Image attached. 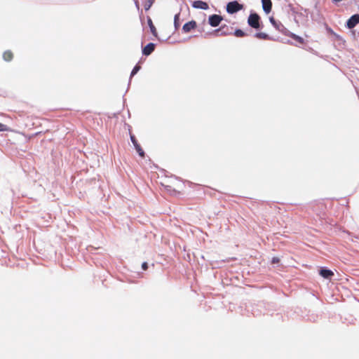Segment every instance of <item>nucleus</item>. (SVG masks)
<instances>
[{
    "label": "nucleus",
    "instance_id": "f257e3e1",
    "mask_svg": "<svg viewBox=\"0 0 359 359\" xmlns=\"http://www.w3.org/2000/svg\"><path fill=\"white\" fill-rule=\"evenodd\" d=\"M161 185L171 194H177L180 191L179 189L181 187V181L176 177H169L161 182Z\"/></svg>",
    "mask_w": 359,
    "mask_h": 359
},
{
    "label": "nucleus",
    "instance_id": "f03ea898",
    "mask_svg": "<svg viewBox=\"0 0 359 359\" xmlns=\"http://www.w3.org/2000/svg\"><path fill=\"white\" fill-rule=\"evenodd\" d=\"M233 29L232 27L224 25L216 29L214 34L217 36L231 35L233 34Z\"/></svg>",
    "mask_w": 359,
    "mask_h": 359
},
{
    "label": "nucleus",
    "instance_id": "7ed1b4c3",
    "mask_svg": "<svg viewBox=\"0 0 359 359\" xmlns=\"http://www.w3.org/2000/svg\"><path fill=\"white\" fill-rule=\"evenodd\" d=\"M259 21L260 17L257 13H251L248 19V25L254 29H259L260 27Z\"/></svg>",
    "mask_w": 359,
    "mask_h": 359
},
{
    "label": "nucleus",
    "instance_id": "20e7f679",
    "mask_svg": "<svg viewBox=\"0 0 359 359\" xmlns=\"http://www.w3.org/2000/svg\"><path fill=\"white\" fill-rule=\"evenodd\" d=\"M243 8V6L238 4L237 1L229 2L226 6V11L229 13L233 14Z\"/></svg>",
    "mask_w": 359,
    "mask_h": 359
},
{
    "label": "nucleus",
    "instance_id": "39448f33",
    "mask_svg": "<svg viewBox=\"0 0 359 359\" xmlns=\"http://www.w3.org/2000/svg\"><path fill=\"white\" fill-rule=\"evenodd\" d=\"M222 20V17L221 15L214 14L209 17L208 22L212 27L218 26Z\"/></svg>",
    "mask_w": 359,
    "mask_h": 359
},
{
    "label": "nucleus",
    "instance_id": "423d86ee",
    "mask_svg": "<svg viewBox=\"0 0 359 359\" xmlns=\"http://www.w3.org/2000/svg\"><path fill=\"white\" fill-rule=\"evenodd\" d=\"M359 23V15L355 14L352 15L347 21L346 26L348 29H352Z\"/></svg>",
    "mask_w": 359,
    "mask_h": 359
},
{
    "label": "nucleus",
    "instance_id": "0eeeda50",
    "mask_svg": "<svg viewBox=\"0 0 359 359\" xmlns=\"http://www.w3.org/2000/svg\"><path fill=\"white\" fill-rule=\"evenodd\" d=\"M270 22L276 28V29L283 33L285 35L286 34L288 30L284 27V25L280 22L276 21L273 18H270Z\"/></svg>",
    "mask_w": 359,
    "mask_h": 359
},
{
    "label": "nucleus",
    "instance_id": "6e6552de",
    "mask_svg": "<svg viewBox=\"0 0 359 359\" xmlns=\"http://www.w3.org/2000/svg\"><path fill=\"white\" fill-rule=\"evenodd\" d=\"M197 27L196 22L195 20H191L185 23L182 27V30L184 33H189L192 29H196Z\"/></svg>",
    "mask_w": 359,
    "mask_h": 359
},
{
    "label": "nucleus",
    "instance_id": "1a4fd4ad",
    "mask_svg": "<svg viewBox=\"0 0 359 359\" xmlns=\"http://www.w3.org/2000/svg\"><path fill=\"white\" fill-rule=\"evenodd\" d=\"M192 6L197 9L208 10L209 8L208 4L201 0L194 1L192 3Z\"/></svg>",
    "mask_w": 359,
    "mask_h": 359
},
{
    "label": "nucleus",
    "instance_id": "9d476101",
    "mask_svg": "<svg viewBox=\"0 0 359 359\" xmlns=\"http://www.w3.org/2000/svg\"><path fill=\"white\" fill-rule=\"evenodd\" d=\"M155 49V44L153 43H148L142 50V53L144 55H149Z\"/></svg>",
    "mask_w": 359,
    "mask_h": 359
},
{
    "label": "nucleus",
    "instance_id": "9b49d317",
    "mask_svg": "<svg viewBox=\"0 0 359 359\" xmlns=\"http://www.w3.org/2000/svg\"><path fill=\"white\" fill-rule=\"evenodd\" d=\"M263 10L269 13L271 11L272 2L271 0H262Z\"/></svg>",
    "mask_w": 359,
    "mask_h": 359
},
{
    "label": "nucleus",
    "instance_id": "f8f14e48",
    "mask_svg": "<svg viewBox=\"0 0 359 359\" xmlns=\"http://www.w3.org/2000/svg\"><path fill=\"white\" fill-rule=\"evenodd\" d=\"M320 275L325 278H330L334 276V273L329 269H322L320 271Z\"/></svg>",
    "mask_w": 359,
    "mask_h": 359
},
{
    "label": "nucleus",
    "instance_id": "ddd939ff",
    "mask_svg": "<svg viewBox=\"0 0 359 359\" xmlns=\"http://www.w3.org/2000/svg\"><path fill=\"white\" fill-rule=\"evenodd\" d=\"M285 35L293 39L294 40L297 41V42H299L301 44H303L304 43V40L302 37L299 36L289 31H287V32L286 33Z\"/></svg>",
    "mask_w": 359,
    "mask_h": 359
},
{
    "label": "nucleus",
    "instance_id": "4468645a",
    "mask_svg": "<svg viewBox=\"0 0 359 359\" xmlns=\"http://www.w3.org/2000/svg\"><path fill=\"white\" fill-rule=\"evenodd\" d=\"M3 58L5 61L6 62H10L13 60V53L11 50H6L4 53H3Z\"/></svg>",
    "mask_w": 359,
    "mask_h": 359
},
{
    "label": "nucleus",
    "instance_id": "2eb2a0df",
    "mask_svg": "<svg viewBox=\"0 0 359 359\" xmlns=\"http://www.w3.org/2000/svg\"><path fill=\"white\" fill-rule=\"evenodd\" d=\"M255 36L259 39H264V40L269 39V35L264 32L256 33Z\"/></svg>",
    "mask_w": 359,
    "mask_h": 359
},
{
    "label": "nucleus",
    "instance_id": "dca6fc26",
    "mask_svg": "<svg viewBox=\"0 0 359 359\" xmlns=\"http://www.w3.org/2000/svg\"><path fill=\"white\" fill-rule=\"evenodd\" d=\"M148 24H149V26L151 33L154 36H156V34H157L156 29L155 26L154 25L152 20L151 19L148 20Z\"/></svg>",
    "mask_w": 359,
    "mask_h": 359
},
{
    "label": "nucleus",
    "instance_id": "f3484780",
    "mask_svg": "<svg viewBox=\"0 0 359 359\" xmlns=\"http://www.w3.org/2000/svg\"><path fill=\"white\" fill-rule=\"evenodd\" d=\"M180 13H177L175 15V18H174V25H175V29H178L180 26Z\"/></svg>",
    "mask_w": 359,
    "mask_h": 359
},
{
    "label": "nucleus",
    "instance_id": "a211bd4d",
    "mask_svg": "<svg viewBox=\"0 0 359 359\" xmlns=\"http://www.w3.org/2000/svg\"><path fill=\"white\" fill-rule=\"evenodd\" d=\"M154 2V0H147L144 5L145 11L149 10L151 6L153 5Z\"/></svg>",
    "mask_w": 359,
    "mask_h": 359
},
{
    "label": "nucleus",
    "instance_id": "6ab92c4d",
    "mask_svg": "<svg viewBox=\"0 0 359 359\" xmlns=\"http://www.w3.org/2000/svg\"><path fill=\"white\" fill-rule=\"evenodd\" d=\"M135 150L137 151V152L138 153L139 156L141 157V158H144L145 156V154H144V150L142 149V148L141 147V146H139L135 148Z\"/></svg>",
    "mask_w": 359,
    "mask_h": 359
},
{
    "label": "nucleus",
    "instance_id": "aec40b11",
    "mask_svg": "<svg viewBox=\"0 0 359 359\" xmlns=\"http://www.w3.org/2000/svg\"><path fill=\"white\" fill-rule=\"evenodd\" d=\"M233 34H234L236 37H243V36L245 35V34L244 33V32H243V31H242L241 29H236V30L234 32Z\"/></svg>",
    "mask_w": 359,
    "mask_h": 359
},
{
    "label": "nucleus",
    "instance_id": "412c9836",
    "mask_svg": "<svg viewBox=\"0 0 359 359\" xmlns=\"http://www.w3.org/2000/svg\"><path fill=\"white\" fill-rule=\"evenodd\" d=\"M140 69V66H139L137 65H135V67L133 68V69L132 70L131 76L136 74Z\"/></svg>",
    "mask_w": 359,
    "mask_h": 359
},
{
    "label": "nucleus",
    "instance_id": "4be33fe9",
    "mask_svg": "<svg viewBox=\"0 0 359 359\" xmlns=\"http://www.w3.org/2000/svg\"><path fill=\"white\" fill-rule=\"evenodd\" d=\"M9 128L7 127V126L0 123V132L3 131H8Z\"/></svg>",
    "mask_w": 359,
    "mask_h": 359
},
{
    "label": "nucleus",
    "instance_id": "5701e85b",
    "mask_svg": "<svg viewBox=\"0 0 359 359\" xmlns=\"http://www.w3.org/2000/svg\"><path fill=\"white\" fill-rule=\"evenodd\" d=\"M130 140H131V142H133V144L137 142V140H136L135 135L133 134H132L130 131Z\"/></svg>",
    "mask_w": 359,
    "mask_h": 359
},
{
    "label": "nucleus",
    "instance_id": "b1692460",
    "mask_svg": "<svg viewBox=\"0 0 359 359\" xmlns=\"http://www.w3.org/2000/svg\"><path fill=\"white\" fill-rule=\"evenodd\" d=\"M280 259L278 257H274L272 258L271 263L272 264H278L279 263Z\"/></svg>",
    "mask_w": 359,
    "mask_h": 359
},
{
    "label": "nucleus",
    "instance_id": "393cba45",
    "mask_svg": "<svg viewBox=\"0 0 359 359\" xmlns=\"http://www.w3.org/2000/svg\"><path fill=\"white\" fill-rule=\"evenodd\" d=\"M142 268L143 270H147L148 269V264L147 262H143L142 264Z\"/></svg>",
    "mask_w": 359,
    "mask_h": 359
},
{
    "label": "nucleus",
    "instance_id": "a878e982",
    "mask_svg": "<svg viewBox=\"0 0 359 359\" xmlns=\"http://www.w3.org/2000/svg\"><path fill=\"white\" fill-rule=\"evenodd\" d=\"M133 145H134L135 148H136V147H137L140 146V144L138 143V142H136V143H135V144H133Z\"/></svg>",
    "mask_w": 359,
    "mask_h": 359
}]
</instances>
